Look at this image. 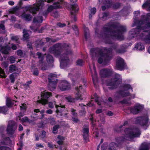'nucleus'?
<instances>
[{
  "mask_svg": "<svg viewBox=\"0 0 150 150\" xmlns=\"http://www.w3.org/2000/svg\"><path fill=\"white\" fill-rule=\"evenodd\" d=\"M145 23L142 27H138L136 29H133L129 32V34L131 38L137 37L144 40L146 43L150 41V13L146 16H141L140 21H136L134 20V23L132 27L136 25H141Z\"/></svg>",
  "mask_w": 150,
  "mask_h": 150,
  "instance_id": "nucleus-1",
  "label": "nucleus"
},
{
  "mask_svg": "<svg viewBox=\"0 0 150 150\" xmlns=\"http://www.w3.org/2000/svg\"><path fill=\"white\" fill-rule=\"evenodd\" d=\"M103 30L104 35L102 37L106 40L115 39L122 40L123 38V34L127 31L126 26L119 25L118 23H109L104 27ZM106 42L111 43L107 41Z\"/></svg>",
  "mask_w": 150,
  "mask_h": 150,
  "instance_id": "nucleus-2",
  "label": "nucleus"
},
{
  "mask_svg": "<svg viewBox=\"0 0 150 150\" xmlns=\"http://www.w3.org/2000/svg\"><path fill=\"white\" fill-rule=\"evenodd\" d=\"M63 47L64 48L65 51L64 53L62 54L63 49L60 43H57L50 47L49 49L50 53L53 54L56 57H60V65L62 68L67 65L69 62V56L71 55L72 53L70 45L64 44Z\"/></svg>",
  "mask_w": 150,
  "mask_h": 150,
  "instance_id": "nucleus-3",
  "label": "nucleus"
},
{
  "mask_svg": "<svg viewBox=\"0 0 150 150\" xmlns=\"http://www.w3.org/2000/svg\"><path fill=\"white\" fill-rule=\"evenodd\" d=\"M123 136L117 137L116 140L118 144L125 140H129L134 137H138L140 134V132L138 128H128L125 129L124 131Z\"/></svg>",
  "mask_w": 150,
  "mask_h": 150,
  "instance_id": "nucleus-4",
  "label": "nucleus"
},
{
  "mask_svg": "<svg viewBox=\"0 0 150 150\" xmlns=\"http://www.w3.org/2000/svg\"><path fill=\"white\" fill-rule=\"evenodd\" d=\"M61 6L59 3L54 4L53 6H50L48 8L47 11H41L38 14L37 17H35L33 20L34 23H41L43 21L42 16H46L50 12H51L54 9L61 8Z\"/></svg>",
  "mask_w": 150,
  "mask_h": 150,
  "instance_id": "nucleus-5",
  "label": "nucleus"
},
{
  "mask_svg": "<svg viewBox=\"0 0 150 150\" xmlns=\"http://www.w3.org/2000/svg\"><path fill=\"white\" fill-rule=\"evenodd\" d=\"M122 78L120 75L116 74H115L114 77L106 83V85L108 86L110 89H113L117 88L119 84L121 83Z\"/></svg>",
  "mask_w": 150,
  "mask_h": 150,
  "instance_id": "nucleus-6",
  "label": "nucleus"
},
{
  "mask_svg": "<svg viewBox=\"0 0 150 150\" xmlns=\"http://www.w3.org/2000/svg\"><path fill=\"white\" fill-rule=\"evenodd\" d=\"M100 57L98 58V62L101 64L103 62L104 64H107L111 59L112 56V50L111 49L109 48L107 51L106 54H104L101 52L99 53Z\"/></svg>",
  "mask_w": 150,
  "mask_h": 150,
  "instance_id": "nucleus-7",
  "label": "nucleus"
},
{
  "mask_svg": "<svg viewBox=\"0 0 150 150\" xmlns=\"http://www.w3.org/2000/svg\"><path fill=\"white\" fill-rule=\"evenodd\" d=\"M4 130V128L3 127H0V132L1 138V142H0V149L5 150L4 149L1 148L6 147L5 146H1L2 145H7L11 142V140L9 137L6 136L4 134L3 131Z\"/></svg>",
  "mask_w": 150,
  "mask_h": 150,
  "instance_id": "nucleus-8",
  "label": "nucleus"
},
{
  "mask_svg": "<svg viewBox=\"0 0 150 150\" xmlns=\"http://www.w3.org/2000/svg\"><path fill=\"white\" fill-rule=\"evenodd\" d=\"M77 92L76 93L75 98H71V97H68L66 98L68 102L72 103L75 102V100H81L83 98L81 95L80 93L81 92V90H82L81 86H80L79 88L77 87L76 88Z\"/></svg>",
  "mask_w": 150,
  "mask_h": 150,
  "instance_id": "nucleus-9",
  "label": "nucleus"
},
{
  "mask_svg": "<svg viewBox=\"0 0 150 150\" xmlns=\"http://www.w3.org/2000/svg\"><path fill=\"white\" fill-rule=\"evenodd\" d=\"M148 118L147 115L143 117H137L136 120L137 124H139L143 126L144 129H146L148 126Z\"/></svg>",
  "mask_w": 150,
  "mask_h": 150,
  "instance_id": "nucleus-10",
  "label": "nucleus"
},
{
  "mask_svg": "<svg viewBox=\"0 0 150 150\" xmlns=\"http://www.w3.org/2000/svg\"><path fill=\"white\" fill-rule=\"evenodd\" d=\"M51 93L46 92V91L41 93V100H38V102L41 103L43 105H45L48 103L47 99L49 97L52 96Z\"/></svg>",
  "mask_w": 150,
  "mask_h": 150,
  "instance_id": "nucleus-11",
  "label": "nucleus"
},
{
  "mask_svg": "<svg viewBox=\"0 0 150 150\" xmlns=\"http://www.w3.org/2000/svg\"><path fill=\"white\" fill-rule=\"evenodd\" d=\"M17 126L15 122L13 121H10L8 122L6 129L7 133L10 135L14 134L15 130L16 129Z\"/></svg>",
  "mask_w": 150,
  "mask_h": 150,
  "instance_id": "nucleus-12",
  "label": "nucleus"
},
{
  "mask_svg": "<svg viewBox=\"0 0 150 150\" xmlns=\"http://www.w3.org/2000/svg\"><path fill=\"white\" fill-rule=\"evenodd\" d=\"M37 55L39 59L38 62V65L40 67L41 69L42 70H45L47 69V66L46 64L43 62L44 59V55L41 53L38 52L37 53Z\"/></svg>",
  "mask_w": 150,
  "mask_h": 150,
  "instance_id": "nucleus-13",
  "label": "nucleus"
},
{
  "mask_svg": "<svg viewBox=\"0 0 150 150\" xmlns=\"http://www.w3.org/2000/svg\"><path fill=\"white\" fill-rule=\"evenodd\" d=\"M116 61V68L120 70L123 69L125 66V64L123 59L120 57H118Z\"/></svg>",
  "mask_w": 150,
  "mask_h": 150,
  "instance_id": "nucleus-14",
  "label": "nucleus"
},
{
  "mask_svg": "<svg viewBox=\"0 0 150 150\" xmlns=\"http://www.w3.org/2000/svg\"><path fill=\"white\" fill-rule=\"evenodd\" d=\"M129 94L128 92H125V91H121L116 93L114 96V99L115 100L119 99L120 96L124 97L129 96Z\"/></svg>",
  "mask_w": 150,
  "mask_h": 150,
  "instance_id": "nucleus-15",
  "label": "nucleus"
},
{
  "mask_svg": "<svg viewBox=\"0 0 150 150\" xmlns=\"http://www.w3.org/2000/svg\"><path fill=\"white\" fill-rule=\"evenodd\" d=\"M100 74L102 77H107L112 74V71L109 69H103L100 71Z\"/></svg>",
  "mask_w": 150,
  "mask_h": 150,
  "instance_id": "nucleus-16",
  "label": "nucleus"
},
{
  "mask_svg": "<svg viewBox=\"0 0 150 150\" xmlns=\"http://www.w3.org/2000/svg\"><path fill=\"white\" fill-rule=\"evenodd\" d=\"M59 87L61 91H65L69 88V84L67 81L63 80L60 83Z\"/></svg>",
  "mask_w": 150,
  "mask_h": 150,
  "instance_id": "nucleus-17",
  "label": "nucleus"
},
{
  "mask_svg": "<svg viewBox=\"0 0 150 150\" xmlns=\"http://www.w3.org/2000/svg\"><path fill=\"white\" fill-rule=\"evenodd\" d=\"M144 108L143 106L139 104H136L134 108L131 109V112L134 114H135L139 113V112L141 110Z\"/></svg>",
  "mask_w": 150,
  "mask_h": 150,
  "instance_id": "nucleus-18",
  "label": "nucleus"
},
{
  "mask_svg": "<svg viewBox=\"0 0 150 150\" xmlns=\"http://www.w3.org/2000/svg\"><path fill=\"white\" fill-rule=\"evenodd\" d=\"M57 76L52 74H50L48 76V79L49 82H50L49 86H52V83H57Z\"/></svg>",
  "mask_w": 150,
  "mask_h": 150,
  "instance_id": "nucleus-19",
  "label": "nucleus"
},
{
  "mask_svg": "<svg viewBox=\"0 0 150 150\" xmlns=\"http://www.w3.org/2000/svg\"><path fill=\"white\" fill-rule=\"evenodd\" d=\"M9 72L10 73L15 72L16 73H19L21 72L20 68L17 67L15 65L12 64L9 67Z\"/></svg>",
  "mask_w": 150,
  "mask_h": 150,
  "instance_id": "nucleus-20",
  "label": "nucleus"
},
{
  "mask_svg": "<svg viewBox=\"0 0 150 150\" xmlns=\"http://www.w3.org/2000/svg\"><path fill=\"white\" fill-rule=\"evenodd\" d=\"M89 129L87 127L84 128L83 129V137L84 141L87 142L88 140Z\"/></svg>",
  "mask_w": 150,
  "mask_h": 150,
  "instance_id": "nucleus-21",
  "label": "nucleus"
},
{
  "mask_svg": "<svg viewBox=\"0 0 150 150\" xmlns=\"http://www.w3.org/2000/svg\"><path fill=\"white\" fill-rule=\"evenodd\" d=\"M93 68L94 71V74L92 75V78L94 86L96 85V83L98 80L97 74L96 72V67L94 64H93Z\"/></svg>",
  "mask_w": 150,
  "mask_h": 150,
  "instance_id": "nucleus-22",
  "label": "nucleus"
},
{
  "mask_svg": "<svg viewBox=\"0 0 150 150\" xmlns=\"http://www.w3.org/2000/svg\"><path fill=\"white\" fill-rule=\"evenodd\" d=\"M10 49V48L8 46H2L1 47L0 51L2 54H8Z\"/></svg>",
  "mask_w": 150,
  "mask_h": 150,
  "instance_id": "nucleus-23",
  "label": "nucleus"
},
{
  "mask_svg": "<svg viewBox=\"0 0 150 150\" xmlns=\"http://www.w3.org/2000/svg\"><path fill=\"white\" fill-rule=\"evenodd\" d=\"M77 0H71V10H72L74 11V12H75L76 11V9L77 8H77V5L76 4H75V3L76 1Z\"/></svg>",
  "mask_w": 150,
  "mask_h": 150,
  "instance_id": "nucleus-24",
  "label": "nucleus"
},
{
  "mask_svg": "<svg viewBox=\"0 0 150 150\" xmlns=\"http://www.w3.org/2000/svg\"><path fill=\"white\" fill-rule=\"evenodd\" d=\"M21 17L24 18L26 21H29L31 20L32 16L30 14H26V13H23L21 15Z\"/></svg>",
  "mask_w": 150,
  "mask_h": 150,
  "instance_id": "nucleus-25",
  "label": "nucleus"
},
{
  "mask_svg": "<svg viewBox=\"0 0 150 150\" xmlns=\"http://www.w3.org/2000/svg\"><path fill=\"white\" fill-rule=\"evenodd\" d=\"M31 33V32L29 30H26L25 29L23 30V38L24 40H26L28 38L29 34Z\"/></svg>",
  "mask_w": 150,
  "mask_h": 150,
  "instance_id": "nucleus-26",
  "label": "nucleus"
},
{
  "mask_svg": "<svg viewBox=\"0 0 150 150\" xmlns=\"http://www.w3.org/2000/svg\"><path fill=\"white\" fill-rule=\"evenodd\" d=\"M56 108H57L56 111V113L58 114L59 113L61 112L63 110V109L65 108L64 105L59 106L58 105H56Z\"/></svg>",
  "mask_w": 150,
  "mask_h": 150,
  "instance_id": "nucleus-27",
  "label": "nucleus"
},
{
  "mask_svg": "<svg viewBox=\"0 0 150 150\" xmlns=\"http://www.w3.org/2000/svg\"><path fill=\"white\" fill-rule=\"evenodd\" d=\"M149 145L146 143H142L140 147L139 150H148L149 149Z\"/></svg>",
  "mask_w": 150,
  "mask_h": 150,
  "instance_id": "nucleus-28",
  "label": "nucleus"
},
{
  "mask_svg": "<svg viewBox=\"0 0 150 150\" xmlns=\"http://www.w3.org/2000/svg\"><path fill=\"white\" fill-rule=\"evenodd\" d=\"M39 9V7L38 6H37L35 7L32 8H30L29 11L30 13H32L33 15L37 13V12L38 11Z\"/></svg>",
  "mask_w": 150,
  "mask_h": 150,
  "instance_id": "nucleus-29",
  "label": "nucleus"
},
{
  "mask_svg": "<svg viewBox=\"0 0 150 150\" xmlns=\"http://www.w3.org/2000/svg\"><path fill=\"white\" fill-rule=\"evenodd\" d=\"M142 7L143 8H146L147 10L150 11V0H147L143 4Z\"/></svg>",
  "mask_w": 150,
  "mask_h": 150,
  "instance_id": "nucleus-30",
  "label": "nucleus"
},
{
  "mask_svg": "<svg viewBox=\"0 0 150 150\" xmlns=\"http://www.w3.org/2000/svg\"><path fill=\"white\" fill-rule=\"evenodd\" d=\"M118 146V145L114 142L111 143L110 144V147L108 150H116L115 149Z\"/></svg>",
  "mask_w": 150,
  "mask_h": 150,
  "instance_id": "nucleus-31",
  "label": "nucleus"
},
{
  "mask_svg": "<svg viewBox=\"0 0 150 150\" xmlns=\"http://www.w3.org/2000/svg\"><path fill=\"white\" fill-rule=\"evenodd\" d=\"M35 112L38 113L40 112V113L41 114V116L40 117V119H42L44 117V113L45 112V110H42L40 111L39 109H36L34 110Z\"/></svg>",
  "mask_w": 150,
  "mask_h": 150,
  "instance_id": "nucleus-32",
  "label": "nucleus"
},
{
  "mask_svg": "<svg viewBox=\"0 0 150 150\" xmlns=\"http://www.w3.org/2000/svg\"><path fill=\"white\" fill-rule=\"evenodd\" d=\"M84 31L85 38L87 40L89 36V30L87 28L84 27Z\"/></svg>",
  "mask_w": 150,
  "mask_h": 150,
  "instance_id": "nucleus-33",
  "label": "nucleus"
},
{
  "mask_svg": "<svg viewBox=\"0 0 150 150\" xmlns=\"http://www.w3.org/2000/svg\"><path fill=\"white\" fill-rule=\"evenodd\" d=\"M60 128V126L59 125H54L52 129V132L56 134L57 133L58 129Z\"/></svg>",
  "mask_w": 150,
  "mask_h": 150,
  "instance_id": "nucleus-34",
  "label": "nucleus"
},
{
  "mask_svg": "<svg viewBox=\"0 0 150 150\" xmlns=\"http://www.w3.org/2000/svg\"><path fill=\"white\" fill-rule=\"evenodd\" d=\"M135 48H136L138 50L142 51L144 49V45H142L141 43H139L136 45Z\"/></svg>",
  "mask_w": 150,
  "mask_h": 150,
  "instance_id": "nucleus-35",
  "label": "nucleus"
},
{
  "mask_svg": "<svg viewBox=\"0 0 150 150\" xmlns=\"http://www.w3.org/2000/svg\"><path fill=\"white\" fill-rule=\"evenodd\" d=\"M46 60L48 63H52L53 62V58L52 56L48 54L47 56Z\"/></svg>",
  "mask_w": 150,
  "mask_h": 150,
  "instance_id": "nucleus-36",
  "label": "nucleus"
},
{
  "mask_svg": "<svg viewBox=\"0 0 150 150\" xmlns=\"http://www.w3.org/2000/svg\"><path fill=\"white\" fill-rule=\"evenodd\" d=\"M14 100H11L10 98H7L6 101L7 106L9 107H11V105L14 104Z\"/></svg>",
  "mask_w": 150,
  "mask_h": 150,
  "instance_id": "nucleus-37",
  "label": "nucleus"
},
{
  "mask_svg": "<svg viewBox=\"0 0 150 150\" xmlns=\"http://www.w3.org/2000/svg\"><path fill=\"white\" fill-rule=\"evenodd\" d=\"M48 120L50 123L52 125H53L56 123V122L53 117H50L48 118Z\"/></svg>",
  "mask_w": 150,
  "mask_h": 150,
  "instance_id": "nucleus-38",
  "label": "nucleus"
},
{
  "mask_svg": "<svg viewBox=\"0 0 150 150\" xmlns=\"http://www.w3.org/2000/svg\"><path fill=\"white\" fill-rule=\"evenodd\" d=\"M8 110V108L6 106L0 107V113L2 112L3 113L5 114Z\"/></svg>",
  "mask_w": 150,
  "mask_h": 150,
  "instance_id": "nucleus-39",
  "label": "nucleus"
},
{
  "mask_svg": "<svg viewBox=\"0 0 150 150\" xmlns=\"http://www.w3.org/2000/svg\"><path fill=\"white\" fill-rule=\"evenodd\" d=\"M31 118L32 120L33 121L37 120L38 119H40V117L38 115L32 114L31 115Z\"/></svg>",
  "mask_w": 150,
  "mask_h": 150,
  "instance_id": "nucleus-40",
  "label": "nucleus"
},
{
  "mask_svg": "<svg viewBox=\"0 0 150 150\" xmlns=\"http://www.w3.org/2000/svg\"><path fill=\"white\" fill-rule=\"evenodd\" d=\"M52 86H49L50 85V83H49V84L48 85V89L50 91H53L54 90V89L56 88V84L57 83H52Z\"/></svg>",
  "mask_w": 150,
  "mask_h": 150,
  "instance_id": "nucleus-41",
  "label": "nucleus"
},
{
  "mask_svg": "<svg viewBox=\"0 0 150 150\" xmlns=\"http://www.w3.org/2000/svg\"><path fill=\"white\" fill-rule=\"evenodd\" d=\"M84 63V62L81 59H79L77 60L76 62V65L80 66H82Z\"/></svg>",
  "mask_w": 150,
  "mask_h": 150,
  "instance_id": "nucleus-42",
  "label": "nucleus"
},
{
  "mask_svg": "<svg viewBox=\"0 0 150 150\" xmlns=\"http://www.w3.org/2000/svg\"><path fill=\"white\" fill-rule=\"evenodd\" d=\"M125 51V47L123 46H122L121 49L117 50L116 52L118 53L122 54L124 53Z\"/></svg>",
  "mask_w": 150,
  "mask_h": 150,
  "instance_id": "nucleus-43",
  "label": "nucleus"
},
{
  "mask_svg": "<svg viewBox=\"0 0 150 150\" xmlns=\"http://www.w3.org/2000/svg\"><path fill=\"white\" fill-rule=\"evenodd\" d=\"M57 105L56 104V102L55 101L53 102H50L48 103L49 107L50 108H52L54 107V105Z\"/></svg>",
  "mask_w": 150,
  "mask_h": 150,
  "instance_id": "nucleus-44",
  "label": "nucleus"
},
{
  "mask_svg": "<svg viewBox=\"0 0 150 150\" xmlns=\"http://www.w3.org/2000/svg\"><path fill=\"white\" fill-rule=\"evenodd\" d=\"M0 76L2 78H5L6 77L4 73V71L0 67Z\"/></svg>",
  "mask_w": 150,
  "mask_h": 150,
  "instance_id": "nucleus-45",
  "label": "nucleus"
},
{
  "mask_svg": "<svg viewBox=\"0 0 150 150\" xmlns=\"http://www.w3.org/2000/svg\"><path fill=\"white\" fill-rule=\"evenodd\" d=\"M21 120L22 122H31L32 121V120H30L28 119V117H25L23 118Z\"/></svg>",
  "mask_w": 150,
  "mask_h": 150,
  "instance_id": "nucleus-46",
  "label": "nucleus"
},
{
  "mask_svg": "<svg viewBox=\"0 0 150 150\" xmlns=\"http://www.w3.org/2000/svg\"><path fill=\"white\" fill-rule=\"evenodd\" d=\"M105 4L107 8H109L112 4V2L109 0H106Z\"/></svg>",
  "mask_w": 150,
  "mask_h": 150,
  "instance_id": "nucleus-47",
  "label": "nucleus"
},
{
  "mask_svg": "<svg viewBox=\"0 0 150 150\" xmlns=\"http://www.w3.org/2000/svg\"><path fill=\"white\" fill-rule=\"evenodd\" d=\"M123 89L125 90H128L129 89L131 88L132 89L131 86L128 84H125L123 86Z\"/></svg>",
  "mask_w": 150,
  "mask_h": 150,
  "instance_id": "nucleus-48",
  "label": "nucleus"
},
{
  "mask_svg": "<svg viewBox=\"0 0 150 150\" xmlns=\"http://www.w3.org/2000/svg\"><path fill=\"white\" fill-rule=\"evenodd\" d=\"M79 10V8H77L76 9V11L75 12H74V11L72 10H71V15H72L71 17L73 18L74 20V21H76V16L75 15H74L73 14L76 13V12L78 10Z\"/></svg>",
  "mask_w": 150,
  "mask_h": 150,
  "instance_id": "nucleus-49",
  "label": "nucleus"
},
{
  "mask_svg": "<svg viewBox=\"0 0 150 150\" xmlns=\"http://www.w3.org/2000/svg\"><path fill=\"white\" fill-rule=\"evenodd\" d=\"M32 71L33 74L34 75L38 76V75L39 72L38 69L36 68H33Z\"/></svg>",
  "mask_w": 150,
  "mask_h": 150,
  "instance_id": "nucleus-50",
  "label": "nucleus"
},
{
  "mask_svg": "<svg viewBox=\"0 0 150 150\" xmlns=\"http://www.w3.org/2000/svg\"><path fill=\"white\" fill-rule=\"evenodd\" d=\"M9 60L11 63H13L16 62L15 58L13 56H11L10 57Z\"/></svg>",
  "mask_w": 150,
  "mask_h": 150,
  "instance_id": "nucleus-51",
  "label": "nucleus"
},
{
  "mask_svg": "<svg viewBox=\"0 0 150 150\" xmlns=\"http://www.w3.org/2000/svg\"><path fill=\"white\" fill-rule=\"evenodd\" d=\"M32 83L31 81L27 82L25 84H24V86L27 89L29 88V85Z\"/></svg>",
  "mask_w": 150,
  "mask_h": 150,
  "instance_id": "nucleus-52",
  "label": "nucleus"
},
{
  "mask_svg": "<svg viewBox=\"0 0 150 150\" xmlns=\"http://www.w3.org/2000/svg\"><path fill=\"white\" fill-rule=\"evenodd\" d=\"M20 107L21 110H25L27 108V105L24 103L22 104L20 106Z\"/></svg>",
  "mask_w": 150,
  "mask_h": 150,
  "instance_id": "nucleus-53",
  "label": "nucleus"
},
{
  "mask_svg": "<svg viewBox=\"0 0 150 150\" xmlns=\"http://www.w3.org/2000/svg\"><path fill=\"white\" fill-rule=\"evenodd\" d=\"M10 79L11 83H13L15 81V77L13 74H11L10 75Z\"/></svg>",
  "mask_w": 150,
  "mask_h": 150,
  "instance_id": "nucleus-54",
  "label": "nucleus"
},
{
  "mask_svg": "<svg viewBox=\"0 0 150 150\" xmlns=\"http://www.w3.org/2000/svg\"><path fill=\"white\" fill-rule=\"evenodd\" d=\"M120 103L122 104H130V102L127 101L126 99H124L123 100L120 101Z\"/></svg>",
  "mask_w": 150,
  "mask_h": 150,
  "instance_id": "nucleus-55",
  "label": "nucleus"
},
{
  "mask_svg": "<svg viewBox=\"0 0 150 150\" xmlns=\"http://www.w3.org/2000/svg\"><path fill=\"white\" fill-rule=\"evenodd\" d=\"M8 65V63L6 62H4L1 63V66L2 67L4 68H7Z\"/></svg>",
  "mask_w": 150,
  "mask_h": 150,
  "instance_id": "nucleus-56",
  "label": "nucleus"
},
{
  "mask_svg": "<svg viewBox=\"0 0 150 150\" xmlns=\"http://www.w3.org/2000/svg\"><path fill=\"white\" fill-rule=\"evenodd\" d=\"M18 39L19 38L17 36L11 35V39L12 40H14L16 41H18Z\"/></svg>",
  "mask_w": 150,
  "mask_h": 150,
  "instance_id": "nucleus-57",
  "label": "nucleus"
},
{
  "mask_svg": "<svg viewBox=\"0 0 150 150\" xmlns=\"http://www.w3.org/2000/svg\"><path fill=\"white\" fill-rule=\"evenodd\" d=\"M96 8H93L91 12V13L89 14V18H90L92 17L91 14H94L96 13Z\"/></svg>",
  "mask_w": 150,
  "mask_h": 150,
  "instance_id": "nucleus-58",
  "label": "nucleus"
},
{
  "mask_svg": "<svg viewBox=\"0 0 150 150\" xmlns=\"http://www.w3.org/2000/svg\"><path fill=\"white\" fill-rule=\"evenodd\" d=\"M36 146L37 149H39L44 147L43 145L41 143H37L36 144Z\"/></svg>",
  "mask_w": 150,
  "mask_h": 150,
  "instance_id": "nucleus-59",
  "label": "nucleus"
},
{
  "mask_svg": "<svg viewBox=\"0 0 150 150\" xmlns=\"http://www.w3.org/2000/svg\"><path fill=\"white\" fill-rule=\"evenodd\" d=\"M120 3H117L113 5V8L114 9H117L120 7Z\"/></svg>",
  "mask_w": 150,
  "mask_h": 150,
  "instance_id": "nucleus-60",
  "label": "nucleus"
},
{
  "mask_svg": "<svg viewBox=\"0 0 150 150\" xmlns=\"http://www.w3.org/2000/svg\"><path fill=\"white\" fill-rule=\"evenodd\" d=\"M57 138L59 140H62V141H64L65 139V137H64L62 136L59 135L57 136Z\"/></svg>",
  "mask_w": 150,
  "mask_h": 150,
  "instance_id": "nucleus-61",
  "label": "nucleus"
},
{
  "mask_svg": "<svg viewBox=\"0 0 150 150\" xmlns=\"http://www.w3.org/2000/svg\"><path fill=\"white\" fill-rule=\"evenodd\" d=\"M95 96H96V98H95V102L97 103V104L100 105V102H98V97H97V95L96 94H95Z\"/></svg>",
  "mask_w": 150,
  "mask_h": 150,
  "instance_id": "nucleus-62",
  "label": "nucleus"
},
{
  "mask_svg": "<svg viewBox=\"0 0 150 150\" xmlns=\"http://www.w3.org/2000/svg\"><path fill=\"white\" fill-rule=\"evenodd\" d=\"M46 40L47 41H51L52 42H55L57 41V40H56L54 39V40H52L50 38H46Z\"/></svg>",
  "mask_w": 150,
  "mask_h": 150,
  "instance_id": "nucleus-63",
  "label": "nucleus"
},
{
  "mask_svg": "<svg viewBox=\"0 0 150 150\" xmlns=\"http://www.w3.org/2000/svg\"><path fill=\"white\" fill-rule=\"evenodd\" d=\"M1 29L3 30L5 29V27L3 22H2L0 24V30Z\"/></svg>",
  "mask_w": 150,
  "mask_h": 150,
  "instance_id": "nucleus-64",
  "label": "nucleus"
}]
</instances>
